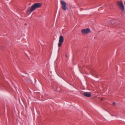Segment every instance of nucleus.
<instances>
[{"label": "nucleus", "mask_w": 125, "mask_h": 125, "mask_svg": "<svg viewBox=\"0 0 125 125\" xmlns=\"http://www.w3.org/2000/svg\"><path fill=\"white\" fill-rule=\"evenodd\" d=\"M83 94L85 96L87 97H90L91 96V94L90 93L87 92H84Z\"/></svg>", "instance_id": "nucleus-6"}, {"label": "nucleus", "mask_w": 125, "mask_h": 125, "mask_svg": "<svg viewBox=\"0 0 125 125\" xmlns=\"http://www.w3.org/2000/svg\"><path fill=\"white\" fill-rule=\"evenodd\" d=\"M42 5L41 3H36L33 4L31 7V9L29 10V11L30 12H31L32 11L34 10L36 8L40 7Z\"/></svg>", "instance_id": "nucleus-1"}, {"label": "nucleus", "mask_w": 125, "mask_h": 125, "mask_svg": "<svg viewBox=\"0 0 125 125\" xmlns=\"http://www.w3.org/2000/svg\"><path fill=\"white\" fill-rule=\"evenodd\" d=\"M63 41L64 38L62 36H60L59 38V42L58 44L59 47H60L61 46Z\"/></svg>", "instance_id": "nucleus-4"}, {"label": "nucleus", "mask_w": 125, "mask_h": 125, "mask_svg": "<svg viewBox=\"0 0 125 125\" xmlns=\"http://www.w3.org/2000/svg\"><path fill=\"white\" fill-rule=\"evenodd\" d=\"M113 105H115V102H114L113 103Z\"/></svg>", "instance_id": "nucleus-8"}, {"label": "nucleus", "mask_w": 125, "mask_h": 125, "mask_svg": "<svg viewBox=\"0 0 125 125\" xmlns=\"http://www.w3.org/2000/svg\"><path fill=\"white\" fill-rule=\"evenodd\" d=\"M91 31L90 29L89 28L86 29H83L82 30L81 32L83 34H87Z\"/></svg>", "instance_id": "nucleus-5"}, {"label": "nucleus", "mask_w": 125, "mask_h": 125, "mask_svg": "<svg viewBox=\"0 0 125 125\" xmlns=\"http://www.w3.org/2000/svg\"><path fill=\"white\" fill-rule=\"evenodd\" d=\"M61 3L62 5V9L64 10H67V7L66 3L64 1L61 0Z\"/></svg>", "instance_id": "nucleus-3"}, {"label": "nucleus", "mask_w": 125, "mask_h": 125, "mask_svg": "<svg viewBox=\"0 0 125 125\" xmlns=\"http://www.w3.org/2000/svg\"><path fill=\"white\" fill-rule=\"evenodd\" d=\"M118 6L119 8L122 11L125 10L124 6L122 1H119L117 2Z\"/></svg>", "instance_id": "nucleus-2"}, {"label": "nucleus", "mask_w": 125, "mask_h": 125, "mask_svg": "<svg viewBox=\"0 0 125 125\" xmlns=\"http://www.w3.org/2000/svg\"><path fill=\"white\" fill-rule=\"evenodd\" d=\"M22 79L23 80H25L27 82L30 83L31 82L30 79L29 78L23 76Z\"/></svg>", "instance_id": "nucleus-7"}, {"label": "nucleus", "mask_w": 125, "mask_h": 125, "mask_svg": "<svg viewBox=\"0 0 125 125\" xmlns=\"http://www.w3.org/2000/svg\"><path fill=\"white\" fill-rule=\"evenodd\" d=\"M66 57H67V56L66 55Z\"/></svg>", "instance_id": "nucleus-9"}]
</instances>
